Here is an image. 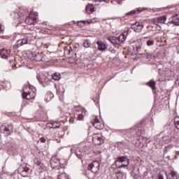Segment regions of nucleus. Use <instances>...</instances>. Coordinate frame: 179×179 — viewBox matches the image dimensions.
<instances>
[{"instance_id":"nucleus-1","label":"nucleus","mask_w":179,"mask_h":179,"mask_svg":"<svg viewBox=\"0 0 179 179\" xmlns=\"http://www.w3.org/2000/svg\"><path fill=\"white\" fill-rule=\"evenodd\" d=\"M36 97V87L33 85L24 86L22 91V98L26 100H32Z\"/></svg>"},{"instance_id":"nucleus-2","label":"nucleus","mask_w":179,"mask_h":179,"mask_svg":"<svg viewBox=\"0 0 179 179\" xmlns=\"http://www.w3.org/2000/svg\"><path fill=\"white\" fill-rule=\"evenodd\" d=\"M65 160L59 159L57 157H52L50 159V165L52 169H55V170H59V169H62L64 167Z\"/></svg>"},{"instance_id":"nucleus-3","label":"nucleus","mask_w":179,"mask_h":179,"mask_svg":"<svg viewBox=\"0 0 179 179\" xmlns=\"http://www.w3.org/2000/svg\"><path fill=\"white\" fill-rule=\"evenodd\" d=\"M115 164L117 169H122V167H127L129 166V159L127 157H119L115 162Z\"/></svg>"},{"instance_id":"nucleus-4","label":"nucleus","mask_w":179,"mask_h":179,"mask_svg":"<svg viewBox=\"0 0 179 179\" xmlns=\"http://www.w3.org/2000/svg\"><path fill=\"white\" fill-rule=\"evenodd\" d=\"M128 136H134L136 139L138 138H141L142 136V130H140L139 128L134 127L127 131Z\"/></svg>"},{"instance_id":"nucleus-5","label":"nucleus","mask_w":179,"mask_h":179,"mask_svg":"<svg viewBox=\"0 0 179 179\" xmlns=\"http://www.w3.org/2000/svg\"><path fill=\"white\" fill-rule=\"evenodd\" d=\"M86 115V109L82 108H77L74 113V118L78 120V121H82Z\"/></svg>"},{"instance_id":"nucleus-6","label":"nucleus","mask_w":179,"mask_h":179,"mask_svg":"<svg viewBox=\"0 0 179 179\" xmlns=\"http://www.w3.org/2000/svg\"><path fill=\"white\" fill-rule=\"evenodd\" d=\"M37 16H38L37 13L31 12L28 17H26L24 20L25 23L29 26L34 24V23H37Z\"/></svg>"},{"instance_id":"nucleus-7","label":"nucleus","mask_w":179,"mask_h":179,"mask_svg":"<svg viewBox=\"0 0 179 179\" xmlns=\"http://www.w3.org/2000/svg\"><path fill=\"white\" fill-rule=\"evenodd\" d=\"M13 131V126L12 124L4 123L0 127V132L5 135H10Z\"/></svg>"},{"instance_id":"nucleus-8","label":"nucleus","mask_w":179,"mask_h":179,"mask_svg":"<svg viewBox=\"0 0 179 179\" xmlns=\"http://www.w3.org/2000/svg\"><path fill=\"white\" fill-rule=\"evenodd\" d=\"M92 141L94 145L99 146L104 143V138L103 137L101 134H94L92 135Z\"/></svg>"},{"instance_id":"nucleus-9","label":"nucleus","mask_w":179,"mask_h":179,"mask_svg":"<svg viewBox=\"0 0 179 179\" xmlns=\"http://www.w3.org/2000/svg\"><path fill=\"white\" fill-rule=\"evenodd\" d=\"M88 170H90L92 173H98L99 170H100V162L98 161L92 162L88 166Z\"/></svg>"},{"instance_id":"nucleus-10","label":"nucleus","mask_w":179,"mask_h":179,"mask_svg":"<svg viewBox=\"0 0 179 179\" xmlns=\"http://www.w3.org/2000/svg\"><path fill=\"white\" fill-rule=\"evenodd\" d=\"M131 29L136 31V33H141L143 29V25L141 22H135L131 25Z\"/></svg>"},{"instance_id":"nucleus-11","label":"nucleus","mask_w":179,"mask_h":179,"mask_svg":"<svg viewBox=\"0 0 179 179\" xmlns=\"http://www.w3.org/2000/svg\"><path fill=\"white\" fill-rule=\"evenodd\" d=\"M20 171L23 177H27V176L31 173V169H30L28 166H26V165H22L20 168Z\"/></svg>"},{"instance_id":"nucleus-12","label":"nucleus","mask_w":179,"mask_h":179,"mask_svg":"<svg viewBox=\"0 0 179 179\" xmlns=\"http://www.w3.org/2000/svg\"><path fill=\"white\" fill-rule=\"evenodd\" d=\"M31 59L36 61V62H40L43 61V56L38 52H34L31 53Z\"/></svg>"},{"instance_id":"nucleus-13","label":"nucleus","mask_w":179,"mask_h":179,"mask_svg":"<svg viewBox=\"0 0 179 179\" xmlns=\"http://www.w3.org/2000/svg\"><path fill=\"white\" fill-rule=\"evenodd\" d=\"M37 79L41 83V85H43V86H45V83H48L50 82V79L47 78L45 76L42 75V76H37Z\"/></svg>"},{"instance_id":"nucleus-14","label":"nucleus","mask_w":179,"mask_h":179,"mask_svg":"<svg viewBox=\"0 0 179 179\" xmlns=\"http://www.w3.org/2000/svg\"><path fill=\"white\" fill-rule=\"evenodd\" d=\"M27 38H24L17 41L15 45H14L15 48H19V47H22V45H24V44H27L28 43Z\"/></svg>"},{"instance_id":"nucleus-15","label":"nucleus","mask_w":179,"mask_h":179,"mask_svg":"<svg viewBox=\"0 0 179 179\" xmlns=\"http://www.w3.org/2000/svg\"><path fill=\"white\" fill-rule=\"evenodd\" d=\"M127 36H128V33L125 32V31L122 34H120L118 36V37H117L118 45H120V44H122V43H124V41H125V40H127Z\"/></svg>"},{"instance_id":"nucleus-16","label":"nucleus","mask_w":179,"mask_h":179,"mask_svg":"<svg viewBox=\"0 0 179 179\" xmlns=\"http://www.w3.org/2000/svg\"><path fill=\"white\" fill-rule=\"evenodd\" d=\"M167 178L169 179H179V176L176 171H170L166 173Z\"/></svg>"},{"instance_id":"nucleus-17","label":"nucleus","mask_w":179,"mask_h":179,"mask_svg":"<svg viewBox=\"0 0 179 179\" xmlns=\"http://www.w3.org/2000/svg\"><path fill=\"white\" fill-rule=\"evenodd\" d=\"M47 128L49 129H57V128H59L61 127V123L59 122H55L53 123H48L46 124Z\"/></svg>"},{"instance_id":"nucleus-18","label":"nucleus","mask_w":179,"mask_h":179,"mask_svg":"<svg viewBox=\"0 0 179 179\" xmlns=\"http://www.w3.org/2000/svg\"><path fill=\"white\" fill-rule=\"evenodd\" d=\"M96 44L98 45V50L99 51H106V50H107V45L103 43V41H97Z\"/></svg>"},{"instance_id":"nucleus-19","label":"nucleus","mask_w":179,"mask_h":179,"mask_svg":"<svg viewBox=\"0 0 179 179\" xmlns=\"http://www.w3.org/2000/svg\"><path fill=\"white\" fill-rule=\"evenodd\" d=\"M14 20L15 21V23H22V20H23L22 13H14Z\"/></svg>"},{"instance_id":"nucleus-20","label":"nucleus","mask_w":179,"mask_h":179,"mask_svg":"<svg viewBox=\"0 0 179 179\" xmlns=\"http://www.w3.org/2000/svg\"><path fill=\"white\" fill-rule=\"evenodd\" d=\"M8 54H10V51L6 49H2L0 50V55L4 59H8Z\"/></svg>"},{"instance_id":"nucleus-21","label":"nucleus","mask_w":179,"mask_h":179,"mask_svg":"<svg viewBox=\"0 0 179 179\" xmlns=\"http://www.w3.org/2000/svg\"><path fill=\"white\" fill-rule=\"evenodd\" d=\"M108 41L113 44L114 45H118V38L116 36H109L108 38Z\"/></svg>"},{"instance_id":"nucleus-22","label":"nucleus","mask_w":179,"mask_h":179,"mask_svg":"<svg viewBox=\"0 0 179 179\" xmlns=\"http://www.w3.org/2000/svg\"><path fill=\"white\" fill-rule=\"evenodd\" d=\"M167 20V17H166V15H162L161 17H157L155 20V23H166V20Z\"/></svg>"},{"instance_id":"nucleus-23","label":"nucleus","mask_w":179,"mask_h":179,"mask_svg":"<svg viewBox=\"0 0 179 179\" xmlns=\"http://www.w3.org/2000/svg\"><path fill=\"white\" fill-rule=\"evenodd\" d=\"M142 48H143V42H142V41H138L136 44V51L138 52H141V51H142Z\"/></svg>"},{"instance_id":"nucleus-24","label":"nucleus","mask_w":179,"mask_h":179,"mask_svg":"<svg viewBox=\"0 0 179 179\" xmlns=\"http://www.w3.org/2000/svg\"><path fill=\"white\" fill-rule=\"evenodd\" d=\"M173 148H174V145L173 144L165 146L164 148V155H166V153H169V152H170V150H171Z\"/></svg>"},{"instance_id":"nucleus-25","label":"nucleus","mask_w":179,"mask_h":179,"mask_svg":"<svg viewBox=\"0 0 179 179\" xmlns=\"http://www.w3.org/2000/svg\"><path fill=\"white\" fill-rule=\"evenodd\" d=\"M75 155L77 156L78 158L80 159H82V157H83V155H85V152H83V151H80V148H78L75 152Z\"/></svg>"},{"instance_id":"nucleus-26","label":"nucleus","mask_w":179,"mask_h":179,"mask_svg":"<svg viewBox=\"0 0 179 179\" xmlns=\"http://www.w3.org/2000/svg\"><path fill=\"white\" fill-rule=\"evenodd\" d=\"M83 44L85 48H90L92 47V43L88 39L84 40Z\"/></svg>"},{"instance_id":"nucleus-27","label":"nucleus","mask_w":179,"mask_h":179,"mask_svg":"<svg viewBox=\"0 0 179 179\" xmlns=\"http://www.w3.org/2000/svg\"><path fill=\"white\" fill-rule=\"evenodd\" d=\"M171 23H173L176 26H179V15H176L173 17V20L171 21Z\"/></svg>"},{"instance_id":"nucleus-28","label":"nucleus","mask_w":179,"mask_h":179,"mask_svg":"<svg viewBox=\"0 0 179 179\" xmlns=\"http://www.w3.org/2000/svg\"><path fill=\"white\" fill-rule=\"evenodd\" d=\"M139 12H142V10L141 8H138L137 10H133L131 11H129L126 13L127 16H129L131 15H135V13H139Z\"/></svg>"},{"instance_id":"nucleus-29","label":"nucleus","mask_w":179,"mask_h":179,"mask_svg":"<svg viewBox=\"0 0 179 179\" xmlns=\"http://www.w3.org/2000/svg\"><path fill=\"white\" fill-rule=\"evenodd\" d=\"M148 86L152 89V90H155L156 89V82L153 81V80H151L150 82L148 83Z\"/></svg>"},{"instance_id":"nucleus-30","label":"nucleus","mask_w":179,"mask_h":179,"mask_svg":"<svg viewBox=\"0 0 179 179\" xmlns=\"http://www.w3.org/2000/svg\"><path fill=\"white\" fill-rule=\"evenodd\" d=\"M143 58H146V59H152V57H153V54L145 52L144 54H142Z\"/></svg>"},{"instance_id":"nucleus-31","label":"nucleus","mask_w":179,"mask_h":179,"mask_svg":"<svg viewBox=\"0 0 179 179\" xmlns=\"http://www.w3.org/2000/svg\"><path fill=\"white\" fill-rule=\"evenodd\" d=\"M92 124L96 129H101L103 128V124H101L100 122H92Z\"/></svg>"},{"instance_id":"nucleus-32","label":"nucleus","mask_w":179,"mask_h":179,"mask_svg":"<svg viewBox=\"0 0 179 179\" xmlns=\"http://www.w3.org/2000/svg\"><path fill=\"white\" fill-rule=\"evenodd\" d=\"M52 78L54 80H59V79H61V75L58 74L57 73H55Z\"/></svg>"},{"instance_id":"nucleus-33","label":"nucleus","mask_w":179,"mask_h":179,"mask_svg":"<svg viewBox=\"0 0 179 179\" xmlns=\"http://www.w3.org/2000/svg\"><path fill=\"white\" fill-rule=\"evenodd\" d=\"M148 47H151L152 45H155V41L153 40L147 41Z\"/></svg>"},{"instance_id":"nucleus-34","label":"nucleus","mask_w":179,"mask_h":179,"mask_svg":"<svg viewBox=\"0 0 179 179\" xmlns=\"http://www.w3.org/2000/svg\"><path fill=\"white\" fill-rule=\"evenodd\" d=\"M158 179H164V176H163V173H159L157 176Z\"/></svg>"},{"instance_id":"nucleus-35","label":"nucleus","mask_w":179,"mask_h":179,"mask_svg":"<svg viewBox=\"0 0 179 179\" xmlns=\"http://www.w3.org/2000/svg\"><path fill=\"white\" fill-rule=\"evenodd\" d=\"M92 122H100V120H99L97 116H94V121Z\"/></svg>"},{"instance_id":"nucleus-36","label":"nucleus","mask_w":179,"mask_h":179,"mask_svg":"<svg viewBox=\"0 0 179 179\" xmlns=\"http://www.w3.org/2000/svg\"><path fill=\"white\" fill-rule=\"evenodd\" d=\"M122 177H124V174L123 173H118L117 175V179H122Z\"/></svg>"},{"instance_id":"nucleus-37","label":"nucleus","mask_w":179,"mask_h":179,"mask_svg":"<svg viewBox=\"0 0 179 179\" xmlns=\"http://www.w3.org/2000/svg\"><path fill=\"white\" fill-rule=\"evenodd\" d=\"M3 27H2V24H0V33H3Z\"/></svg>"},{"instance_id":"nucleus-38","label":"nucleus","mask_w":179,"mask_h":179,"mask_svg":"<svg viewBox=\"0 0 179 179\" xmlns=\"http://www.w3.org/2000/svg\"><path fill=\"white\" fill-rule=\"evenodd\" d=\"M41 142H42V143H45V138L44 137H42V138H41Z\"/></svg>"},{"instance_id":"nucleus-39","label":"nucleus","mask_w":179,"mask_h":179,"mask_svg":"<svg viewBox=\"0 0 179 179\" xmlns=\"http://www.w3.org/2000/svg\"><path fill=\"white\" fill-rule=\"evenodd\" d=\"M99 2H106V0H98Z\"/></svg>"},{"instance_id":"nucleus-40","label":"nucleus","mask_w":179,"mask_h":179,"mask_svg":"<svg viewBox=\"0 0 179 179\" xmlns=\"http://www.w3.org/2000/svg\"><path fill=\"white\" fill-rule=\"evenodd\" d=\"M176 156H179V151H176Z\"/></svg>"},{"instance_id":"nucleus-41","label":"nucleus","mask_w":179,"mask_h":179,"mask_svg":"<svg viewBox=\"0 0 179 179\" xmlns=\"http://www.w3.org/2000/svg\"><path fill=\"white\" fill-rule=\"evenodd\" d=\"M81 22H83V23H84V24H85V23H87V20H85V21H81Z\"/></svg>"},{"instance_id":"nucleus-42","label":"nucleus","mask_w":179,"mask_h":179,"mask_svg":"<svg viewBox=\"0 0 179 179\" xmlns=\"http://www.w3.org/2000/svg\"><path fill=\"white\" fill-rule=\"evenodd\" d=\"M166 159H169V160H170V156L166 157Z\"/></svg>"},{"instance_id":"nucleus-43","label":"nucleus","mask_w":179,"mask_h":179,"mask_svg":"<svg viewBox=\"0 0 179 179\" xmlns=\"http://www.w3.org/2000/svg\"><path fill=\"white\" fill-rule=\"evenodd\" d=\"M67 50H68V49L66 48V49H65V52H66Z\"/></svg>"},{"instance_id":"nucleus-44","label":"nucleus","mask_w":179,"mask_h":179,"mask_svg":"<svg viewBox=\"0 0 179 179\" xmlns=\"http://www.w3.org/2000/svg\"><path fill=\"white\" fill-rule=\"evenodd\" d=\"M68 54H71V50L69 51Z\"/></svg>"},{"instance_id":"nucleus-45","label":"nucleus","mask_w":179,"mask_h":179,"mask_svg":"<svg viewBox=\"0 0 179 179\" xmlns=\"http://www.w3.org/2000/svg\"><path fill=\"white\" fill-rule=\"evenodd\" d=\"M177 124L179 125V122H177Z\"/></svg>"},{"instance_id":"nucleus-46","label":"nucleus","mask_w":179,"mask_h":179,"mask_svg":"<svg viewBox=\"0 0 179 179\" xmlns=\"http://www.w3.org/2000/svg\"><path fill=\"white\" fill-rule=\"evenodd\" d=\"M143 140H144V141H146V138H144Z\"/></svg>"},{"instance_id":"nucleus-47","label":"nucleus","mask_w":179,"mask_h":179,"mask_svg":"<svg viewBox=\"0 0 179 179\" xmlns=\"http://www.w3.org/2000/svg\"><path fill=\"white\" fill-rule=\"evenodd\" d=\"M61 92H62V93H64V91L63 90V91H61Z\"/></svg>"},{"instance_id":"nucleus-48","label":"nucleus","mask_w":179,"mask_h":179,"mask_svg":"<svg viewBox=\"0 0 179 179\" xmlns=\"http://www.w3.org/2000/svg\"><path fill=\"white\" fill-rule=\"evenodd\" d=\"M70 121L72 122V119H70Z\"/></svg>"},{"instance_id":"nucleus-49","label":"nucleus","mask_w":179,"mask_h":179,"mask_svg":"<svg viewBox=\"0 0 179 179\" xmlns=\"http://www.w3.org/2000/svg\"><path fill=\"white\" fill-rule=\"evenodd\" d=\"M60 87H62H62H63V86H60Z\"/></svg>"},{"instance_id":"nucleus-50","label":"nucleus","mask_w":179,"mask_h":179,"mask_svg":"<svg viewBox=\"0 0 179 179\" xmlns=\"http://www.w3.org/2000/svg\"><path fill=\"white\" fill-rule=\"evenodd\" d=\"M24 101H23L22 103H24Z\"/></svg>"},{"instance_id":"nucleus-51","label":"nucleus","mask_w":179,"mask_h":179,"mask_svg":"<svg viewBox=\"0 0 179 179\" xmlns=\"http://www.w3.org/2000/svg\"><path fill=\"white\" fill-rule=\"evenodd\" d=\"M157 26H159V24H157Z\"/></svg>"},{"instance_id":"nucleus-52","label":"nucleus","mask_w":179,"mask_h":179,"mask_svg":"<svg viewBox=\"0 0 179 179\" xmlns=\"http://www.w3.org/2000/svg\"><path fill=\"white\" fill-rule=\"evenodd\" d=\"M50 96H51V94H49Z\"/></svg>"}]
</instances>
